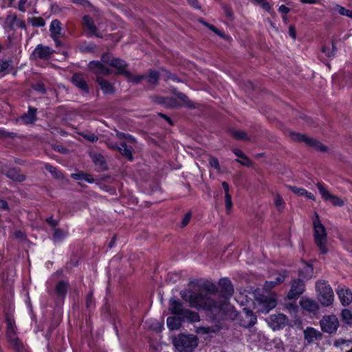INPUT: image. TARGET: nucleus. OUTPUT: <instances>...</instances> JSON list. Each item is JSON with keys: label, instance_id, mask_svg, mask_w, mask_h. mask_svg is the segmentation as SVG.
Returning a JSON list of instances; mask_svg holds the SVG:
<instances>
[{"label": "nucleus", "instance_id": "nucleus-54", "mask_svg": "<svg viewBox=\"0 0 352 352\" xmlns=\"http://www.w3.org/2000/svg\"><path fill=\"white\" fill-rule=\"evenodd\" d=\"M15 134L14 133H9L5 130L0 129V138H14Z\"/></svg>", "mask_w": 352, "mask_h": 352}, {"label": "nucleus", "instance_id": "nucleus-50", "mask_svg": "<svg viewBox=\"0 0 352 352\" xmlns=\"http://www.w3.org/2000/svg\"><path fill=\"white\" fill-rule=\"evenodd\" d=\"M210 165L217 170H220V164L217 158L214 157H210L209 158Z\"/></svg>", "mask_w": 352, "mask_h": 352}, {"label": "nucleus", "instance_id": "nucleus-48", "mask_svg": "<svg viewBox=\"0 0 352 352\" xmlns=\"http://www.w3.org/2000/svg\"><path fill=\"white\" fill-rule=\"evenodd\" d=\"M12 22L13 23V24L16 25V26H18L19 28H20L21 29H25L26 25H25V23L24 21L18 19L16 15H13L12 16Z\"/></svg>", "mask_w": 352, "mask_h": 352}, {"label": "nucleus", "instance_id": "nucleus-34", "mask_svg": "<svg viewBox=\"0 0 352 352\" xmlns=\"http://www.w3.org/2000/svg\"><path fill=\"white\" fill-rule=\"evenodd\" d=\"M333 10L342 16H345L352 19V10L346 9L339 4L336 5Z\"/></svg>", "mask_w": 352, "mask_h": 352}, {"label": "nucleus", "instance_id": "nucleus-17", "mask_svg": "<svg viewBox=\"0 0 352 352\" xmlns=\"http://www.w3.org/2000/svg\"><path fill=\"white\" fill-rule=\"evenodd\" d=\"M53 52L54 51L47 46L38 45L34 49L32 55L40 59H47L50 57Z\"/></svg>", "mask_w": 352, "mask_h": 352}, {"label": "nucleus", "instance_id": "nucleus-23", "mask_svg": "<svg viewBox=\"0 0 352 352\" xmlns=\"http://www.w3.org/2000/svg\"><path fill=\"white\" fill-rule=\"evenodd\" d=\"M221 327L215 324L211 327H196L195 332L200 335L215 333L220 331Z\"/></svg>", "mask_w": 352, "mask_h": 352}, {"label": "nucleus", "instance_id": "nucleus-27", "mask_svg": "<svg viewBox=\"0 0 352 352\" xmlns=\"http://www.w3.org/2000/svg\"><path fill=\"white\" fill-rule=\"evenodd\" d=\"M144 78L142 79H146V82L151 85H155L158 82V80L160 78V73L159 72H156L154 70H150L148 73V75H144Z\"/></svg>", "mask_w": 352, "mask_h": 352}, {"label": "nucleus", "instance_id": "nucleus-8", "mask_svg": "<svg viewBox=\"0 0 352 352\" xmlns=\"http://www.w3.org/2000/svg\"><path fill=\"white\" fill-rule=\"evenodd\" d=\"M256 304L258 311L267 314L273 309L277 304L276 296L274 293H264L256 296Z\"/></svg>", "mask_w": 352, "mask_h": 352}, {"label": "nucleus", "instance_id": "nucleus-47", "mask_svg": "<svg viewBox=\"0 0 352 352\" xmlns=\"http://www.w3.org/2000/svg\"><path fill=\"white\" fill-rule=\"evenodd\" d=\"M32 6L31 2H28V0H20L18 4V9L23 12L26 11V6L30 7Z\"/></svg>", "mask_w": 352, "mask_h": 352}, {"label": "nucleus", "instance_id": "nucleus-59", "mask_svg": "<svg viewBox=\"0 0 352 352\" xmlns=\"http://www.w3.org/2000/svg\"><path fill=\"white\" fill-rule=\"evenodd\" d=\"M300 305L303 309L308 311V299L305 298H302L300 301Z\"/></svg>", "mask_w": 352, "mask_h": 352}, {"label": "nucleus", "instance_id": "nucleus-51", "mask_svg": "<svg viewBox=\"0 0 352 352\" xmlns=\"http://www.w3.org/2000/svg\"><path fill=\"white\" fill-rule=\"evenodd\" d=\"M45 169L50 173H51L55 177H60V173L57 170V169L55 167L52 166V165L46 164Z\"/></svg>", "mask_w": 352, "mask_h": 352}, {"label": "nucleus", "instance_id": "nucleus-2", "mask_svg": "<svg viewBox=\"0 0 352 352\" xmlns=\"http://www.w3.org/2000/svg\"><path fill=\"white\" fill-rule=\"evenodd\" d=\"M101 60L108 66L115 68L116 75L124 76L130 82L138 84L144 78V76L132 74L126 69L127 64L124 60L113 58L109 54H103L101 57Z\"/></svg>", "mask_w": 352, "mask_h": 352}, {"label": "nucleus", "instance_id": "nucleus-39", "mask_svg": "<svg viewBox=\"0 0 352 352\" xmlns=\"http://www.w3.org/2000/svg\"><path fill=\"white\" fill-rule=\"evenodd\" d=\"M289 137L294 141L304 142L308 144V138L304 135L293 131L289 132Z\"/></svg>", "mask_w": 352, "mask_h": 352}, {"label": "nucleus", "instance_id": "nucleus-5", "mask_svg": "<svg viewBox=\"0 0 352 352\" xmlns=\"http://www.w3.org/2000/svg\"><path fill=\"white\" fill-rule=\"evenodd\" d=\"M198 344V338L192 334H179L174 340V346L178 352H192Z\"/></svg>", "mask_w": 352, "mask_h": 352}, {"label": "nucleus", "instance_id": "nucleus-45", "mask_svg": "<svg viewBox=\"0 0 352 352\" xmlns=\"http://www.w3.org/2000/svg\"><path fill=\"white\" fill-rule=\"evenodd\" d=\"M289 189L296 195L299 196L305 195L307 196V190L304 188H299L297 186H289Z\"/></svg>", "mask_w": 352, "mask_h": 352}, {"label": "nucleus", "instance_id": "nucleus-53", "mask_svg": "<svg viewBox=\"0 0 352 352\" xmlns=\"http://www.w3.org/2000/svg\"><path fill=\"white\" fill-rule=\"evenodd\" d=\"M72 2L75 4H78L85 7L91 8L92 6L88 0H72Z\"/></svg>", "mask_w": 352, "mask_h": 352}, {"label": "nucleus", "instance_id": "nucleus-49", "mask_svg": "<svg viewBox=\"0 0 352 352\" xmlns=\"http://www.w3.org/2000/svg\"><path fill=\"white\" fill-rule=\"evenodd\" d=\"M225 204L226 212L230 213L232 208V202L230 195H225Z\"/></svg>", "mask_w": 352, "mask_h": 352}, {"label": "nucleus", "instance_id": "nucleus-3", "mask_svg": "<svg viewBox=\"0 0 352 352\" xmlns=\"http://www.w3.org/2000/svg\"><path fill=\"white\" fill-rule=\"evenodd\" d=\"M314 228V242L322 254H326L329 252L327 247V232L326 228L322 223L318 214L315 212L312 217Z\"/></svg>", "mask_w": 352, "mask_h": 352}, {"label": "nucleus", "instance_id": "nucleus-21", "mask_svg": "<svg viewBox=\"0 0 352 352\" xmlns=\"http://www.w3.org/2000/svg\"><path fill=\"white\" fill-rule=\"evenodd\" d=\"M69 284L64 280L59 281L55 287L56 295L59 298H64L67 293Z\"/></svg>", "mask_w": 352, "mask_h": 352}, {"label": "nucleus", "instance_id": "nucleus-31", "mask_svg": "<svg viewBox=\"0 0 352 352\" xmlns=\"http://www.w3.org/2000/svg\"><path fill=\"white\" fill-rule=\"evenodd\" d=\"M245 318L248 320V324H247V327H251L256 323L257 318L256 316L254 314L253 311L248 309H243Z\"/></svg>", "mask_w": 352, "mask_h": 352}, {"label": "nucleus", "instance_id": "nucleus-61", "mask_svg": "<svg viewBox=\"0 0 352 352\" xmlns=\"http://www.w3.org/2000/svg\"><path fill=\"white\" fill-rule=\"evenodd\" d=\"M207 26L212 30L214 32H215L217 34L221 36V37H223L224 36V34L223 33H221V32L217 29L216 28L214 25H209V24H207Z\"/></svg>", "mask_w": 352, "mask_h": 352}, {"label": "nucleus", "instance_id": "nucleus-13", "mask_svg": "<svg viewBox=\"0 0 352 352\" xmlns=\"http://www.w3.org/2000/svg\"><path fill=\"white\" fill-rule=\"evenodd\" d=\"M82 24L87 30L90 36H95L98 38H101L102 34L98 32V28L96 26L95 23L92 18L89 15H85L82 17Z\"/></svg>", "mask_w": 352, "mask_h": 352}, {"label": "nucleus", "instance_id": "nucleus-35", "mask_svg": "<svg viewBox=\"0 0 352 352\" xmlns=\"http://www.w3.org/2000/svg\"><path fill=\"white\" fill-rule=\"evenodd\" d=\"M285 279V276L282 275H279L274 281H266L264 284V289L266 290H270L272 288L274 287L277 285L283 282Z\"/></svg>", "mask_w": 352, "mask_h": 352}, {"label": "nucleus", "instance_id": "nucleus-40", "mask_svg": "<svg viewBox=\"0 0 352 352\" xmlns=\"http://www.w3.org/2000/svg\"><path fill=\"white\" fill-rule=\"evenodd\" d=\"M28 21L34 27H43L45 24L44 19L41 16L29 18Z\"/></svg>", "mask_w": 352, "mask_h": 352}, {"label": "nucleus", "instance_id": "nucleus-64", "mask_svg": "<svg viewBox=\"0 0 352 352\" xmlns=\"http://www.w3.org/2000/svg\"><path fill=\"white\" fill-rule=\"evenodd\" d=\"M289 36L295 39L296 38V30L293 25H290L289 28Z\"/></svg>", "mask_w": 352, "mask_h": 352}, {"label": "nucleus", "instance_id": "nucleus-46", "mask_svg": "<svg viewBox=\"0 0 352 352\" xmlns=\"http://www.w3.org/2000/svg\"><path fill=\"white\" fill-rule=\"evenodd\" d=\"M11 65V62L8 60H0V73L5 72Z\"/></svg>", "mask_w": 352, "mask_h": 352}, {"label": "nucleus", "instance_id": "nucleus-44", "mask_svg": "<svg viewBox=\"0 0 352 352\" xmlns=\"http://www.w3.org/2000/svg\"><path fill=\"white\" fill-rule=\"evenodd\" d=\"M32 87L34 90L36 91L37 92L41 94H44L46 93V89L45 87L43 82H38L32 85Z\"/></svg>", "mask_w": 352, "mask_h": 352}, {"label": "nucleus", "instance_id": "nucleus-36", "mask_svg": "<svg viewBox=\"0 0 352 352\" xmlns=\"http://www.w3.org/2000/svg\"><path fill=\"white\" fill-rule=\"evenodd\" d=\"M72 177L76 180H85L89 183H93L94 182L91 175L82 173H74L72 175Z\"/></svg>", "mask_w": 352, "mask_h": 352}, {"label": "nucleus", "instance_id": "nucleus-16", "mask_svg": "<svg viewBox=\"0 0 352 352\" xmlns=\"http://www.w3.org/2000/svg\"><path fill=\"white\" fill-rule=\"evenodd\" d=\"M270 322L274 329L283 328L287 322V316L283 314H278L270 316Z\"/></svg>", "mask_w": 352, "mask_h": 352}, {"label": "nucleus", "instance_id": "nucleus-37", "mask_svg": "<svg viewBox=\"0 0 352 352\" xmlns=\"http://www.w3.org/2000/svg\"><path fill=\"white\" fill-rule=\"evenodd\" d=\"M341 318L347 324H352V311L349 309H344L341 312Z\"/></svg>", "mask_w": 352, "mask_h": 352}, {"label": "nucleus", "instance_id": "nucleus-26", "mask_svg": "<svg viewBox=\"0 0 352 352\" xmlns=\"http://www.w3.org/2000/svg\"><path fill=\"white\" fill-rule=\"evenodd\" d=\"M36 109L29 107L27 113L21 117L22 121L25 124H30L36 120Z\"/></svg>", "mask_w": 352, "mask_h": 352}, {"label": "nucleus", "instance_id": "nucleus-32", "mask_svg": "<svg viewBox=\"0 0 352 352\" xmlns=\"http://www.w3.org/2000/svg\"><path fill=\"white\" fill-rule=\"evenodd\" d=\"M309 147H315L318 151L325 153L328 151V147L314 138H309Z\"/></svg>", "mask_w": 352, "mask_h": 352}, {"label": "nucleus", "instance_id": "nucleus-1", "mask_svg": "<svg viewBox=\"0 0 352 352\" xmlns=\"http://www.w3.org/2000/svg\"><path fill=\"white\" fill-rule=\"evenodd\" d=\"M217 292L214 283H205L197 290H188L181 292V297L189 302L192 307L217 312L222 316H232L233 307L226 300H214L210 295Z\"/></svg>", "mask_w": 352, "mask_h": 352}, {"label": "nucleus", "instance_id": "nucleus-9", "mask_svg": "<svg viewBox=\"0 0 352 352\" xmlns=\"http://www.w3.org/2000/svg\"><path fill=\"white\" fill-rule=\"evenodd\" d=\"M320 324L323 332L334 334L340 326V322L338 317L334 314L325 315L320 320Z\"/></svg>", "mask_w": 352, "mask_h": 352}, {"label": "nucleus", "instance_id": "nucleus-29", "mask_svg": "<svg viewBox=\"0 0 352 352\" xmlns=\"http://www.w3.org/2000/svg\"><path fill=\"white\" fill-rule=\"evenodd\" d=\"M67 236V232L60 228H54L52 239L54 242H61Z\"/></svg>", "mask_w": 352, "mask_h": 352}, {"label": "nucleus", "instance_id": "nucleus-38", "mask_svg": "<svg viewBox=\"0 0 352 352\" xmlns=\"http://www.w3.org/2000/svg\"><path fill=\"white\" fill-rule=\"evenodd\" d=\"M176 96L177 98L179 99L183 102V104L189 108H195V106L192 104V101H190V100L188 98L187 96L180 92L176 94Z\"/></svg>", "mask_w": 352, "mask_h": 352}, {"label": "nucleus", "instance_id": "nucleus-30", "mask_svg": "<svg viewBox=\"0 0 352 352\" xmlns=\"http://www.w3.org/2000/svg\"><path fill=\"white\" fill-rule=\"evenodd\" d=\"M160 102L168 108H177L180 106L177 100L173 98H161V101Z\"/></svg>", "mask_w": 352, "mask_h": 352}, {"label": "nucleus", "instance_id": "nucleus-19", "mask_svg": "<svg viewBox=\"0 0 352 352\" xmlns=\"http://www.w3.org/2000/svg\"><path fill=\"white\" fill-rule=\"evenodd\" d=\"M72 82L82 91L86 94L89 92V87L82 74H74L72 76Z\"/></svg>", "mask_w": 352, "mask_h": 352}, {"label": "nucleus", "instance_id": "nucleus-20", "mask_svg": "<svg viewBox=\"0 0 352 352\" xmlns=\"http://www.w3.org/2000/svg\"><path fill=\"white\" fill-rule=\"evenodd\" d=\"M219 283L221 286L223 299L228 301V297L232 296L234 291L231 282L228 279H221Z\"/></svg>", "mask_w": 352, "mask_h": 352}, {"label": "nucleus", "instance_id": "nucleus-28", "mask_svg": "<svg viewBox=\"0 0 352 352\" xmlns=\"http://www.w3.org/2000/svg\"><path fill=\"white\" fill-rule=\"evenodd\" d=\"M118 151L129 160L131 161L133 160L132 148L129 147L124 142L120 144Z\"/></svg>", "mask_w": 352, "mask_h": 352}, {"label": "nucleus", "instance_id": "nucleus-33", "mask_svg": "<svg viewBox=\"0 0 352 352\" xmlns=\"http://www.w3.org/2000/svg\"><path fill=\"white\" fill-rule=\"evenodd\" d=\"M231 135L237 140H249V137L247 133L241 130L232 129L230 131Z\"/></svg>", "mask_w": 352, "mask_h": 352}, {"label": "nucleus", "instance_id": "nucleus-63", "mask_svg": "<svg viewBox=\"0 0 352 352\" xmlns=\"http://www.w3.org/2000/svg\"><path fill=\"white\" fill-rule=\"evenodd\" d=\"M278 11L283 14H286L290 11V9L285 6L282 5L279 7Z\"/></svg>", "mask_w": 352, "mask_h": 352}, {"label": "nucleus", "instance_id": "nucleus-6", "mask_svg": "<svg viewBox=\"0 0 352 352\" xmlns=\"http://www.w3.org/2000/svg\"><path fill=\"white\" fill-rule=\"evenodd\" d=\"M6 337L10 347L16 352H23L24 345L16 334L15 321L11 316L6 317Z\"/></svg>", "mask_w": 352, "mask_h": 352}, {"label": "nucleus", "instance_id": "nucleus-15", "mask_svg": "<svg viewBox=\"0 0 352 352\" xmlns=\"http://www.w3.org/2000/svg\"><path fill=\"white\" fill-rule=\"evenodd\" d=\"M305 290V285L301 280H295L288 293V298L293 299L297 298Z\"/></svg>", "mask_w": 352, "mask_h": 352}, {"label": "nucleus", "instance_id": "nucleus-14", "mask_svg": "<svg viewBox=\"0 0 352 352\" xmlns=\"http://www.w3.org/2000/svg\"><path fill=\"white\" fill-rule=\"evenodd\" d=\"M1 171L8 178L14 182H21L26 179L25 175L20 174L17 169H9L6 165H3L1 166Z\"/></svg>", "mask_w": 352, "mask_h": 352}, {"label": "nucleus", "instance_id": "nucleus-18", "mask_svg": "<svg viewBox=\"0 0 352 352\" xmlns=\"http://www.w3.org/2000/svg\"><path fill=\"white\" fill-rule=\"evenodd\" d=\"M50 31L52 37L64 36L65 32L62 28V24L58 19H54L51 21Z\"/></svg>", "mask_w": 352, "mask_h": 352}, {"label": "nucleus", "instance_id": "nucleus-7", "mask_svg": "<svg viewBox=\"0 0 352 352\" xmlns=\"http://www.w3.org/2000/svg\"><path fill=\"white\" fill-rule=\"evenodd\" d=\"M316 291L318 301L324 307L330 306L334 300V294L326 280H320L316 283Z\"/></svg>", "mask_w": 352, "mask_h": 352}, {"label": "nucleus", "instance_id": "nucleus-10", "mask_svg": "<svg viewBox=\"0 0 352 352\" xmlns=\"http://www.w3.org/2000/svg\"><path fill=\"white\" fill-rule=\"evenodd\" d=\"M88 66L96 75V80H98V78H104V76H108L112 73V70L107 67L108 65L102 61H91Z\"/></svg>", "mask_w": 352, "mask_h": 352}, {"label": "nucleus", "instance_id": "nucleus-60", "mask_svg": "<svg viewBox=\"0 0 352 352\" xmlns=\"http://www.w3.org/2000/svg\"><path fill=\"white\" fill-rule=\"evenodd\" d=\"M46 221L52 228H55L58 224V221L54 219L52 217L47 218Z\"/></svg>", "mask_w": 352, "mask_h": 352}, {"label": "nucleus", "instance_id": "nucleus-62", "mask_svg": "<svg viewBox=\"0 0 352 352\" xmlns=\"http://www.w3.org/2000/svg\"><path fill=\"white\" fill-rule=\"evenodd\" d=\"M232 152L234 153L236 156H237L239 158L245 157V154L243 153L242 151L239 149L234 148L232 149Z\"/></svg>", "mask_w": 352, "mask_h": 352}, {"label": "nucleus", "instance_id": "nucleus-4", "mask_svg": "<svg viewBox=\"0 0 352 352\" xmlns=\"http://www.w3.org/2000/svg\"><path fill=\"white\" fill-rule=\"evenodd\" d=\"M169 311L175 316L181 317L183 320L191 323L200 320L198 313L184 308L182 302L175 298H171L169 300Z\"/></svg>", "mask_w": 352, "mask_h": 352}, {"label": "nucleus", "instance_id": "nucleus-55", "mask_svg": "<svg viewBox=\"0 0 352 352\" xmlns=\"http://www.w3.org/2000/svg\"><path fill=\"white\" fill-rule=\"evenodd\" d=\"M242 160H236V162L240 163L243 166L250 167L251 166L250 160L245 155V157H242Z\"/></svg>", "mask_w": 352, "mask_h": 352}, {"label": "nucleus", "instance_id": "nucleus-25", "mask_svg": "<svg viewBox=\"0 0 352 352\" xmlns=\"http://www.w3.org/2000/svg\"><path fill=\"white\" fill-rule=\"evenodd\" d=\"M90 157L94 164L100 170H103L106 167L105 161L103 156L98 153H91Z\"/></svg>", "mask_w": 352, "mask_h": 352}, {"label": "nucleus", "instance_id": "nucleus-24", "mask_svg": "<svg viewBox=\"0 0 352 352\" xmlns=\"http://www.w3.org/2000/svg\"><path fill=\"white\" fill-rule=\"evenodd\" d=\"M185 321L181 319V317L170 316L166 320V324L170 330H177L180 328L182 322Z\"/></svg>", "mask_w": 352, "mask_h": 352}, {"label": "nucleus", "instance_id": "nucleus-58", "mask_svg": "<svg viewBox=\"0 0 352 352\" xmlns=\"http://www.w3.org/2000/svg\"><path fill=\"white\" fill-rule=\"evenodd\" d=\"M256 2L258 3L261 4V6H262V8L267 10V11H269L270 10V4L265 1V0H262V1H256Z\"/></svg>", "mask_w": 352, "mask_h": 352}, {"label": "nucleus", "instance_id": "nucleus-43", "mask_svg": "<svg viewBox=\"0 0 352 352\" xmlns=\"http://www.w3.org/2000/svg\"><path fill=\"white\" fill-rule=\"evenodd\" d=\"M274 204L279 210H281L285 207V203L280 195L278 194L276 195L274 197Z\"/></svg>", "mask_w": 352, "mask_h": 352}, {"label": "nucleus", "instance_id": "nucleus-11", "mask_svg": "<svg viewBox=\"0 0 352 352\" xmlns=\"http://www.w3.org/2000/svg\"><path fill=\"white\" fill-rule=\"evenodd\" d=\"M317 187L320 194L324 201H330L335 206H342L344 201L338 196L330 193L324 185L320 182L317 184Z\"/></svg>", "mask_w": 352, "mask_h": 352}, {"label": "nucleus", "instance_id": "nucleus-52", "mask_svg": "<svg viewBox=\"0 0 352 352\" xmlns=\"http://www.w3.org/2000/svg\"><path fill=\"white\" fill-rule=\"evenodd\" d=\"M159 73H160V77L161 78L164 79L166 81L170 80L171 73H170L168 71L162 69H160Z\"/></svg>", "mask_w": 352, "mask_h": 352}, {"label": "nucleus", "instance_id": "nucleus-41", "mask_svg": "<svg viewBox=\"0 0 352 352\" xmlns=\"http://www.w3.org/2000/svg\"><path fill=\"white\" fill-rule=\"evenodd\" d=\"M320 309L319 305L315 300L309 298V316L313 314L314 316H317V313Z\"/></svg>", "mask_w": 352, "mask_h": 352}, {"label": "nucleus", "instance_id": "nucleus-42", "mask_svg": "<svg viewBox=\"0 0 352 352\" xmlns=\"http://www.w3.org/2000/svg\"><path fill=\"white\" fill-rule=\"evenodd\" d=\"M80 135L84 138L85 140H87V141L90 142H96L98 141V137L93 133H90V132H82L80 133Z\"/></svg>", "mask_w": 352, "mask_h": 352}, {"label": "nucleus", "instance_id": "nucleus-56", "mask_svg": "<svg viewBox=\"0 0 352 352\" xmlns=\"http://www.w3.org/2000/svg\"><path fill=\"white\" fill-rule=\"evenodd\" d=\"M191 216H192V214L190 212H188L185 216L183 218L182 221V227H185L186 226L188 225V223H189L190 221V219L191 218Z\"/></svg>", "mask_w": 352, "mask_h": 352}, {"label": "nucleus", "instance_id": "nucleus-57", "mask_svg": "<svg viewBox=\"0 0 352 352\" xmlns=\"http://www.w3.org/2000/svg\"><path fill=\"white\" fill-rule=\"evenodd\" d=\"M106 143H107V146L109 148L113 149V150H118L120 146L118 145V144L116 142H114L113 141H112L111 140H108Z\"/></svg>", "mask_w": 352, "mask_h": 352}, {"label": "nucleus", "instance_id": "nucleus-22", "mask_svg": "<svg viewBox=\"0 0 352 352\" xmlns=\"http://www.w3.org/2000/svg\"><path fill=\"white\" fill-rule=\"evenodd\" d=\"M97 83L100 85L102 92L105 94H112L115 92V89L113 85L104 78H100L96 80Z\"/></svg>", "mask_w": 352, "mask_h": 352}, {"label": "nucleus", "instance_id": "nucleus-12", "mask_svg": "<svg viewBox=\"0 0 352 352\" xmlns=\"http://www.w3.org/2000/svg\"><path fill=\"white\" fill-rule=\"evenodd\" d=\"M337 294L343 306H347L352 302V292L349 287L346 286H338Z\"/></svg>", "mask_w": 352, "mask_h": 352}]
</instances>
